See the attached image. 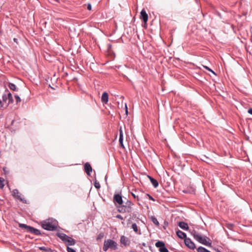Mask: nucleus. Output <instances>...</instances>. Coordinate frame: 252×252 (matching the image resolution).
<instances>
[{
    "instance_id": "nucleus-1",
    "label": "nucleus",
    "mask_w": 252,
    "mask_h": 252,
    "mask_svg": "<svg viewBox=\"0 0 252 252\" xmlns=\"http://www.w3.org/2000/svg\"><path fill=\"white\" fill-rule=\"evenodd\" d=\"M41 226L45 230L54 231L57 230L58 221L53 218H50L40 222Z\"/></svg>"
},
{
    "instance_id": "nucleus-2",
    "label": "nucleus",
    "mask_w": 252,
    "mask_h": 252,
    "mask_svg": "<svg viewBox=\"0 0 252 252\" xmlns=\"http://www.w3.org/2000/svg\"><path fill=\"white\" fill-rule=\"evenodd\" d=\"M134 204L130 200H127L125 204H122L118 207V211L121 213H129L132 211Z\"/></svg>"
},
{
    "instance_id": "nucleus-3",
    "label": "nucleus",
    "mask_w": 252,
    "mask_h": 252,
    "mask_svg": "<svg viewBox=\"0 0 252 252\" xmlns=\"http://www.w3.org/2000/svg\"><path fill=\"white\" fill-rule=\"evenodd\" d=\"M56 236L60 238V239L67 246V247H69V246H73L75 244V240L64 233L58 232L56 233Z\"/></svg>"
},
{
    "instance_id": "nucleus-4",
    "label": "nucleus",
    "mask_w": 252,
    "mask_h": 252,
    "mask_svg": "<svg viewBox=\"0 0 252 252\" xmlns=\"http://www.w3.org/2000/svg\"><path fill=\"white\" fill-rule=\"evenodd\" d=\"M118 249V244L114 240L108 239L105 240L103 246V250L107 252L108 249L115 251Z\"/></svg>"
},
{
    "instance_id": "nucleus-5",
    "label": "nucleus",
    "mask_w": 252,
    "mask_h": 252,
    "mask_svg": "<svg viewBox=\"0 0 252 252\" xmlns=\"http://www.w3.org/2000/svg\"><path fill=\"white\" fill-rule=\"evenodd\" d=\"M191 235L193 237L194 239L200 243L206 245L208 246L211 245L210 243H209L207 239H208L206 236H202L200 234L198 233L195 230H192L191 231H190Z\"/></svg>"
},
{
    "instance_id": "nucleus-6",
    "label": "nucleus",
    "mask_w": 252,
    "mask_h": 252,
    "mask_svg": "<svg viewBox=\"0 0 252 252\" xmlns=\"http://www.w3.org/2000/svg\"><path fill=\"white\" fill-rule=\"evenodd\" d=\"M19 227L22 228H24L28 232H30L32 234H35L36 235H39L41 234L40 231L39 230L35 228L32 226L27 225L25 224L20 223Z\"/></svg>"
},
{
    "instance_id": "nucleus-7",
    "label": "nucleus",
    "mask_w": 252,
    "mask_h": 252,
    "mask_svg": "<svg viewBox=\"0 0 252 252\" xmlns=\"http://www.w3.org/2000/svg\"><path fill=\"white\" fill-rule=\"evenodd\" d=\"M12 195L14 198L19 200L23 203H26V200L21 197V195L17 189H14L12 191Z\"/></svg>"
},
{
    "instance_id": "nucleus-8",
    "label": "nucleus",
    "mask_w": 252,
    "mask_h": 252,
    "mask_svg": "<svg viewBox=\"0 0 252 252\" xmlns=\"http://www.w3.org/2000/svg\"><path fill=\"white\" fill-rule=\"evenodd\" d=\"M184 242L185 245L189 249L194 250L196 248L195 244L190 238H187L185 239Z\"/></svg>"
},
{
    "instance_id": "nucleus-9",
    "label": "nucleus",
    "mask_w": 252,
    "mask_h": 252,
    "mask_svg": "<svg viewBox=\"0 0 252 252\" xmlns=\"http://www.w3.org/2000/svg\"><path fill=\"white\" fill-rule=\"evenodd\" d=\"M113 201L117 203L119 206L123 203L122 196L121 194L117 193L115 194L113 197Z\"/></svg>"
},
{
    "instance_id": "nucleus-10",
    "label": "nucleus",
    "mask_w": 252,
    "mask_h": 252,
    "mask_svg": "<svg viewBox=\"0 0 252 252\" xmlns=\"http://www.w3.org/2000/svg\"><path fill=\"white\" fill-rule=\"evenodd\" d=\"M140 18L141 20H142L145 24H147V22L148 20V15L147 14L145 9H142L140 12Z\"/></svg>"
},
{
    "instance_id": "nucleus-11",
    "label": "nucleus",
    "mask_w": 252,
    "mask_h": 252,
    "mask_svg": "<svg viewBox=\"0 0 252 252\" xmlns=\"http://www.w3.org/2000/svg\"><path fill=\"white\" fill-rule=\"evenodd\" d=\"M120 242L121 244L124 245L125 246H126L129 245L130 242L128 238L124 235H122L120 238Z\"/></svg>"
},
{
    "instance_id": "nucleus-12",
    "label": "nucleus",
    "mask_w": 252,
    "mask_h": 252,
    "mask_svg": "<svg viewBox=\"0 0 252 252\" xmlns=\"http://www.w3.org/2000/svg\"><path fill=\"white\" fill-rule=\"evenodd\" d=\"M85 171L88 175H90L92 171V168L91 164L89 162H86L84 165Z\"/></svg>"
},
{
    "instance_id": "nucleus-13",
    "label": "nucleus",
    "mask_w": 252,
    "mask_h": 252,
    "mask_svg": "<svg viewBox=\"0 0 252 252\" xmlns=\"http://www.w3.org/2000/svg\"><path fill=\"white\" fill-rule=\"evenodd\" d=\"M101 102L103 103L106 104L108 101V94L106 92H104L101 98Z\"/></svg>"
},
{
    "instance_id": "nucleus-14",
    "label": "nucleus",
    "mask_w": 252,
    "mask_h": 252,
    "mask_svg": "<svg viewBox=\"0 0 252 252\" xmlns=\"http://www.w3.org/2000/svg\"><path fill=\"white\" fill-rule=\"evenodd\" d=\"M176 234L178 237L184 240L187 238L186 234L180 230H178L176 231Z\"/></svg>"
},
{
    "instance_id": "nucleus-15",
    "label": "nucleus",
    "mask_w": 252,
    "mask_h": 252,
    "mask_svg": "<svg viewBox=\"0 0 252 252\" xmlns=\"http://www.w3.org/2000/svg\"><path fill=\"white\" fill-rule=\"evenodd\" d=\"M178 226L181 229L185 230H187L189 228L188 223L184 221H180L178 223Z\"/></svg>"
},
{
    "instance_id": "nucleus-16",
    "label": "nucleus",
    "mask_w": 252,
    "mask_h": 252,
    "mask_svg": "<svg viewBox=\"0 0 252 252\" xmlns=\"http://www.w3.org/2000/svg\"><path fill=\"white\" fill-rule=\"evenodd\" d=\"M148 177L150 179L151 183L152 184L153 186L154 187V188H157L158 186V183L157 180L154 179V178L152 177L151 176H148Z\"/></svg>"
},
{
    "instance_id": "nucleus-17",
    "label": "nucleus",
    "mask_w": 252,
    "mask_h": 252,
    "mask_svg": "<svg viewBox=\"0 0 252 252\" xmlns=\"http://www.w3.org/2000/svg\"><path fill=\"white\" fill-rule=\"evenodd\" d=\"M164 243L160 241L157 242L155 244L156 247L157 248H159V249H160V248H162V247L164 246Z\"/></svg>"
},
{
    "instance_id": "nucleus-18",
    "label": "nucleus",
    "mask_w": 252,
    "mask_h": 252,
    "mask_svg": "<svg viewBox=\"0 0 252 252\" xmlns=\"http://www.w3.org/2000/svg\"><path fill=\"white\" fill-rule=\"evenodd\" d=\"M197 252H211L203 247H199L197 249Z\"/></svg>"
},
{
    "instance_id": "nucleus-19",
    "label": "nucleus",
    "mask_w": 252,
    "mask_h": 252,
    "mask_svg": "<svg viewBox=\"0 0 252 252\" xmlns=\"http://www.w3.org/2000/svg\"><path fill=\"white\" fill-rule=\"evenodd\" d=\"M8 87H9V89H11V90H13L14 91H18L16 85L13 83H9Z\"/></svg>"
},
{
    "instance_id": "nucleus-20",
    "label": "nucleus",
    "mask_w": 252,
    "mask_h": 252,
    "mask_svg": "<svg viewBox=\"0 0 252 252\" xmlns=\"http://www.w3.org/2000/svg\"><path fill=\"white\" fill-rule=\"evenodd\" d=\"M39 249L44 252H53V251L51 249L45 247H39Z\"/></svg>"
},
{
    "instance_id": "nucleus-21",
    "label": "nucleus",
    "mask_w": 252,
    "mask_h": 252,
    "mask_svg": "<svg viewBox=\"0 0 252 252\" xmlns=\"http://www.w3.org/2000/svg\"><path fill=\"white\" fill-rule=\"evenodd\" d=\"M131 228L136 233H138V226L135 223H134L132 224ZM139 234H141L140 231L139 232Z\"/></svg>"
},
{
    "instance_id": "nucleus-22",
    "label": "nucleus",
    "mask_w": 252,
    "mask_h": 252,
    "mask_svg": "<svg viewBox=\"0 0 252 252\" xmlns=\"http://www.w3.org/2000/svg\"><path fill=\"white\" fill-rule=\"evenodd\" d=\"M151 220L152 221V222L156 225H157V226H159V223L158 220L157 219V218L154 217V216H152L151 217Z\"/></svg>"
},
{
    "instance_id": "nucleus-23",
    "label": "nucleus",
    "mask_w": 252,
    "mask_h": 252,
    "mask_svg": "<svg viewBox=\"0 0 252 252\" xmlns=\"http://www.w3.org/2000/svg\"><path fill=\"white\" fill-rule=\"evenodd\" d=\"M8 104L12 103L13 102V97L10 93H8Z\"/></svg>"
},
{
    "instance_id": "nucleus-24",
    "label": "nucleus",
    "mask_w": 252,
    "mask_h": 252,
    "mask_svg": "<svg viewBox=\"0 0 252 252\" xmlns=\"http://www.w3.org/2000/svg\"><path fill=\"white\" fill-rule=\"evenodd\" d=\"M104 234L103 232L99 233L96 237V240L98 241L99 240L102 239L104 237Z\"/></svg>"
},
{
    "instance_id": "nucleus-25",
    "label": "nucleus",
    "mask_w": 252,
    "mask_h": 252,
    "mask_svg": "<svg viewBox=\"0 0 252 252\" xmlns=\"http://www.w3.org/2000/svg\"><path fill=\"white\" fill-rule=\"evenodd\" d=\"M131 194L134 199H136L137 201L140 200V197L139 194H136L134 192H131Z\"/></svg>"
},
{
    "instance_id": "nucleus-26",
    "label": "nucleus",
    "mask_w": 252,
    "mask_h": 252,
    "mask_svg": "<svg viewBox=\"0 0 252 252\" xmlns=\"http://www.w3.org/2000/svg\"><path fill=\"white\" fill-rule=\"evenodd\" d=\"M4 179L2 177H0V189H3L4 186Z\"/></svg>"
},
{
    "instance_id": "nucleus-27",
    "label": "nucleus",
    "mask_w": 252,
    "mask_h": 252,
    "mask_svg": "<svg viewBox=\"0 0 252 252\" xmlns=\"http://www.w3.org/2000/svg\"><path fill=\"white\" fill-rule=\"evenodd\" d=\"M2 102H5L6 101V100L8 99V94L7 95V94H2Z\"/></svg>"
},
{
    "instance_id": "nucleus-28",
    "label": "nucleus",
    "mask_w": 252,
    "mask_h": 252,
    "mask_svg": "<svg viewBox=\"0 0 252 252\" xmlns=\"http://www.w3.org/2000/svg\"><path fill=\"white\" fill-rule=\"evenodd\" d=\"M159 251L160 252H168V249L165 247V246H163L160 249H159Z\"/></svg>"
},
{
    "instance_id": "nucleus-29",
    "label": "nucleus",
    "mask_w": 252,
    "mask_h": 252,
    "mask_svg": "<svg viewBox=\"0 0 252 252\" xmlns=\"http://www.w3.org/2000/svg\"><path fill=\"white\" fill-rule=\"evenodd\" d=\"M203 67L206 70H208L209 71L211 72L213 74L216 75V73L213 70H212L210 68H209L208 66H206V65H203Z\"/></svg>"
},
{
    "instance_id": "nucleus-30",
    "label": "nucleus",
    "mask_w": 252,
    "mask_h": 252,
    "mask_svg": "<svg viewBox=\"0 0 252 252\" xmlns=\"http://www.w3.org/2000/svg\"><path fill=\"white\" fill-rule=\"evenodd\" d=\"M94 186L97 189H99L100 188V185L97 181H95L94 182Z\"/></svg>"
},
{
    "instance_id": "nucleus-31",
    "label": "nucleus",
    "mask_w": 252,
    "mask_h": 252,
    "mask_svg": "<svg viewBox=\"0 0 252 252\" xmlns=\"http://www.w3.org/2000/svg\"><path fill=\"white\" fill-rule=\"evenodd\" d=\"M15 98L16 99V103H18L19 102H21V100L19 96L18 95H14Z\"/></svg>"
},
{
    "instance_id": "nucleus-32",
    "label": "nucleus",
    "mask_w": 252,
    "mask_h": 252,
    "mask_svg": "<svg viewBox=\"0 0 252 252\" xmlns=\"http://www.w3.org/2000/svg\"><path fill=\"white\" fill-rule=\"evenodd\" d=\"M119 143L121 147L124 148V146L123 144V138H122V136L121 137H119Z\"/></svg>"
},
{
    "instance_id": "nucleus-33",
    "label": "nucleus",
    "mask_w": 252,
    "mask_h": 252,
    "mask_svg": "<svg viewBox=\"0 0 252 252\" xmlns=\"http://www.w3.org/2000/svg\"><path fill=\"white\" fill-rule=\"evenodd\" d=\"M67 252H76L75 250L69 247H67Z\"/></svg>"
},
{
    "instance_id": "nucleus-34",
    "label": "nucleus",
    "mask_w": 252,
    "mask_h": 252,
    "mask_svg": "<svg viewBox=\"0 0 252 252\" xmlns=\"http://www.w3.org/2000/svg\"><path fill=\"white\" fill-rule=\"evenodd\" d=\"M146 195L148 197V198L150 200H151L152 201H155L154 198L151 195H150L149 194H146Z\"/></svg>"
},
{
    "instance_id": "nucleus-35",
    "label": "nucleus",
    "mask_w": 252,
    "mask_h": 252,
    "mask_svg": "<svg viewBox=\"0 0 252 252\" xmlns=\"http://www.w3.org/2000/svg\"><path fill=\"white\" fill-rule=\"evenodd\" d=\"M116 217L117 219H119L120 220H123L124 219L123 217L121 215H117Z\"/></svg>"
},
{
    "instance_id": "nucleus-36",
    "label": "nucleus",
    "mask_w": 252,
    "mask_h": 252,
    "mask_svg": "<svg viewBox=\"0 0 252 252\" xmlns=\"http://www.w3.org/2000/svg\"><path fill=\"white\" fill-rule=\"evenodd\" d=\"M87 9L89 10H91L92 9V5L91 3H88L87 4Z\"/></svg>"
},
{
    "instance_id": "nucleus-37",
    "label": "nucleus",
    "mask_w": 252,
    "mask_h": 252,
    "mask_svg": "<svg viewBox=\"0 0 252 252\" xmlns=\"http://www.w3.org/2000/svg\"><path fill=\"white\" fill-rule=\"evenodd\" d=\"M234 226L233 224H228L227 226V228L229 229H232V227Z\"/></svg>"
},
{
    "instance_id": "nucleus-38",
    "label": "nucleus",
    "mask_w": 252,
    "mask_h": 252,
    "mask_svg": "<svg viewBox=\"0 0 252 252\" xmlns=\"http://www.w3.org/2000/svg\"><path fill=\"white\" fill-rule=\"evenodd\" d=\"M121 136H122V138H123V131L122 130V128L121 127L120 129V136H119V137H121Z\"/></svg>"
},
{
    "instance_id": "nucleus-39",
    "label": "nucleus",
    "mask_w": 252,
    "mask_h": 252,
    "mask_svg": "<svg viewBox=\"0 0 252 252\" xmlns=\"http://www.w3.org/2000/svg\"><path fill=\"white\" fill-rule=\"evenodd\" d=\"M248 112L252 115V108H250L248 109Z\"/></svg>"
},
{
    "instance_id": "nucleus-40",
    "label": "nucleus",
    "mask_w": 252,
    "mask_h": 252,
    "mask_svg": "<svg viewBox=\"0 0 252 252\" xmlns=\"http://www.w3.org/2000/svg\"><path fill=\"white\" fill-rule=\"evenodd\" d=\"M13 41L14 42L18 43V39L16 38H13Z\"/></svg>"
},
{
    "instance_id": "nucleus-41",
    "label": "nucleus",
    "mask_w": 252,
    "mask_h": 252,
    "mask_svg": "<svg viewBox=\"0 0 252 252\" xmlns=\"http://www.w3.org/2000/svg\"><path fill=\"white\" fill-rule=\"evenodd\" d=\"M3 106V104L2 101L0 100V108L2 107Z\"/></svg>"
},
{
    "instance_id": "nucleus-42",
    "label": "nucleus",
    "mask_w": 252,
    "mask_h": 252,
    "mask_svg": "<svg viewBox=\"0 0 252 252\" xmlns=\"http://www.w3.org/2000/svg\"><path fill=\"white\" fill-rule=\"evenodd\" d=\"M111 44H108V49H110L111 47Z\"/></svg>"
},
{
    "instance_id": "nucleus-43",
    "label": "nucleus",
    "mask_w": 252,
    "mask_h": 252,
    "mask_svg": "<svg viewBox=\"0 0 252 252\" xmlns=\"http://www.w3.org/2000/svg\"><path fill=\"white\" fill-rule=\"evenodd\" d=\"M142 245L143 246H144V247H145V246H146V243H143L142 244Z\"/></svg>"
},
{
    "instance_id": "nucleus-44",
    "label": "nucleus",
    "mask_w": 252,
    "mask_h": 252,
    "mask_svg": "<svg viewBox=\"0 0 252 252\" xmlns=\"http://www.w3.org/2000/svg\"><path fill=\"white\" fill-rule=\"evenodd\" d=\"M126 112L127 113V107H126Z\"/></svg>"
},
{
    "instance_id": "nucleus-45",
    "label": "nucleus",
    "mask_w": 252,
    "mask_h": 252,
    "mask_svg": "<svg viewBox=\"0 0 252 252\" xmlns=\"http://www.w3.org/2000/svg\"><path fill=\"white\" fill-rule=\"evenodd\" d=\"M56 2H59L60 0H55Z\"/></svg>"
},
{
    "instance_id": "nucleus-46",
    "label": "nucleus",
    "mask_w": 252,
    "mask_h": 252,
    "mask_svg": "<svg viewBox=\"0 0 252 252\" xmlns=\"http://www.w3.org/2000/svg\"><path fill=\"white\" fill-rule=\"evenodd\" d=\"M217 252H221L219 250H217Z\"/></svg>"
}]
</instances>
